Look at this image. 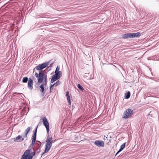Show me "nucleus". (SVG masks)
I'll return each instance as SVG.
<instances>
[{"mask_svg": "<svg viewBox=\"0 0 159 159\" xmlns=\"http://www.w3.org/2000/svg\"><path fill=\"white\" fill-rule=\"evenodd\" d=\"M35 76L36 78H38V83H41L43 82V83H45L46 84V83H47V74L44 73L43 71H39V74L35 72Z\"/></svg>", "mask_w": 159, "mask_h": 159, "instance_id": "f257e3e1", "label": "nucleus"}, {"mask_svg": "<svg viewBox=\"0 0 159 159\" xmlns=\"http://www.w3.org/2000/svg\"><path fill=\"white\" fill-rule=\"evenodd\" d=\"M53 142L52 137L48 136L46 140L44 152L42 154V156L45 153L48 152L51 149Z\"/></svg>", "mask_w": 159, "mask_h": 159, "instance_id": "f03ea898", "label": "nucleus"}, {"mask_svg": "<svg viewBox=\"0 0 159 159\" xmlns=\"http://www.w3.org/2000/svg\"><path fill=\"white\" fill-rule=\"evenodd\" d=\"M35 153V152H30V150H27L24 152L21 159H32Z\"/></svg>", "mask_w": 159, "mask_h": 159, "instance_id": "7ed1b4c3", "label": "nucleus"}, {"mask_svg": "<svg viewBox=\"0 0 159 159\" xmlns=\"http://www.w3.org/2000/svg\"><path fill=\"white\" fill-rule=\"evenodd\" d=\"M140 35V32H137L134 33H127L124 34L122 36V38L126 39L127 38H133L135 37H138Z\"/></svg>", "mask_w": 159, "mask_h": 159, "instance_id": "20e7f679", "label": "nucleus"}, {"mask_svg": "<svg viewBox=\"0 0 159 159\" xmlns=\"http://www.w3.org/2000/svg\"><path fill=\"white\" fill-rule=\"evenodd\" d=\"M133 113V110L130 108L128 109L124 112L122 118L124 119L129 118L132 116Z\"/></svg>", "mask_w": 159, "mask_h": 159, "instance_id": "39448f33", "label": "nucleus"}, {"mask_svg": "<svg viewBox=\"0 0 159 159\" xmlns=\"http://www.w3.org/2000/svg\"><path fill=\"white\" fill-rule=\"evenodd\" d=\"M49 63L50 61L43 63L35 67V68L37 70L39 71L43 69L46 67L49 64Z\"/></svg>", "mask_w": 159, "mask_h": 159, "instance_id": "423d86ee", "label": "nucleus"}, {"mask_svg": "<svg viewBox=\"0 0 159 159\" xmlns=\"http://www.w3.org/2000/svg\"><path fill=\"white\" fill-rule=\"evenodd\" d=\"M43 124L45 127L48 134L49 133V123L48 120L45 117H44L43 119Z\"/></svg>", "mask_w": 159, "mask_h": 159, "instance_id": "0eeeda50", "label": "nucleus"}, {"mask_svg": "<svg viewBox=\"0 0 159 159\" xmlns=\"http://www.w3.org/2000/svg\"><path fill=\"white\" fill-rule=\"evenodd\" d=\"M38 129V126H37L36 127L35 130L34 131V134L32 136V142L31 143V145H34L35 143V142L36 141V133H37V130Z\"/></svg>", "mask_w": 159, "mask_h": 159, "instance_id": "6e6552de", "label": "nucleus"}, {"mask_svg": "<svg viewBox=\"0 0 159 159\" xmlns=\"http://www.w3.org/2000/svg\"><path fill=\"white\" fill-rule=\"evenodd\" d=\"M33 80L30 78L29 79L28 83V87L30 90H32L33 89Z\"/></svg>", "mask_w": 159, "mask_h": 159, "instance_id": "1a4fd4ad", "label": "nucleus"}, {"mask_svg": "<svg viewBox=\"0 0 159 159\" xmlns=\"http://www.w3.org/2000/svg\"><path fill=\"white\" fill-rule=\"evenodd\" d=\"M94 144L98 147H103L104 146V142L101 140H96L94 143Z\"/></svg>", "mask_w": 159, "mask_h": 159, "instance_id": "9d476101", "label": "nucleus"}, {"mask_svg": "<svg viewBox=\"0 0 159 159\" xmlns=\"http://www.w3.org/2000/svg\"><path fill=\"white\" fill-rule=\"evenodd\" d=\"M14 141L15 142H21L24 140V138L20 135H18L17 137L14 139Z\"/></svg>", "mask_w": 159, "mask_h": 159, "instance_id": "9b49d317", "label": "nucleus"}, {"mask_svg": "<svg viewBox=\"0 0 159 159\" xmlns=\"http://www.w3.org/2000/svg\"><path fill=\"white\" fill-rule=\"evenodd\" d=\"M47 83H46V84H45V83H43L40 86V88L41 89V92L43 94V95H44V94L45 93V92H44V87L45 86H47Z\"/></svg>", "mask_w": 159, "mask_h": 159, "instance_id": "f8f14e48", "label": "nucleus"}, {"mask_svg": "<svg viewBox=\"0 0 159 159\" xmlns=\"http://www.w3.org/2000/svg\"><path fill=\"white\" fill-rule=\"evenodd\" d=\"M57 76H55L54 75H53L52 76V78L51 80V83H53L54 81H56L57 79H59V78H58L57 77H56Z\"/></svg>", "mask_w": 159, "mask_h": 159, "instance_id": "ddd939ff", "label": "nucleus"}, {"mask_svg": "<svg viewBox=\"0 0 159 159\" xmlns=\"http://www.w3.org/2000/svg\"><path fill=\"white\" fill-rule=\"evenodd\" d=\"M55 74L54 75L55 76H57L56 77L58 78L59 79L61 77V72L60 71H58L57 72H55Z\"/></svg>", "mask_w": 159, "mask_h": 159, "instance_id": "4468645a", "label": "nucleus"}, {"mask_svg": "<svg viewBox=\"0 0 159 159\" xmlns=\"http://www.w3.org/2000/svg\"><path fill=\"white\" fill-rule=\"evenodd\" d=\"M30 127H28L25 130V134L24 135V137H27V134L30 130Z\"/></svg>", "mask_w": 159, "mask_h": 159, "instance_id": "2eb2a0df", "label": "nucleus"}, {"mask_svg": "<svg viewBox=\"0 0 159 159\" xmlns=\"http://www.w3.org/2000/svg\"><path fill=\"white\" fill-rule=\"evenodd\" d=\"M125 144L126 143H125L121 145L120 148L119 150V152H120L125 147Z\"/></svg>", "mask_w": 159, "mask_h": 159, "instance_id": "dca6fc26", "label": "nucleus"}, {"mask_svg": "<svg viewBox=\"0 0 159 159\" xmlns=\"http://www.w3.org/2000/svg\"><path fill=\"white\" fill-rule=\"evenodd\" d=\"M130 92L129 91L127 92L126 94L125 95V97L126 99H128L130 97Z\"/></svg>", "mask_w": 159, "mask_h": 159, "instance_id": "f3484780", "label": "nucleus"}, {"mask_svg": "<svg viewBox=\"0 0 159 159\" xmlns=\"http://www.w3.org/2000/svg\"><path fill=\"white\" fill-rule=\"evenodd\" d=\"M28 80H29V79H28L27 77H24L22 81L24 83H26L28 81Z\"/></svg>", "mask_w": 159, "mask_h": 159, "instance_id": "a211bd4d", "label": "nucleus"}, {"mask_svg": "<svg viewBox=\"0 0 159 159\" xmlns=\"http://www.w3.org/2000/svg\"><path fill=\"white\" fill-rule=\"evenodd\" d=\"M148 60H157V57L156 56H154L151 57V58L149 57L148 58Z\"/></svg>", "mask_w": 159, "mask_h": 159, "instance_id": "6ab92c4d", "label": "nucleus"}, {"mask_svg": "<svg viewBox=\"0 0 159 159\" xmlns=\"http://www.w3.org/2000/svg\"><path fill=\"white\" fill-rule=\"evenodd\" d=\"M77 87L79 89L81 90L82 91L84 90L83 88L80 84H78Z\"/></svg>", "mask_w": 159, "mask_h": 159, "instance_id": "aec40b11", "label": "nucleus"}, {"mask_svg": "<svg viewBox=\"0 0 159 159\" xmlns=\"http://www.w3.org/2000/svg\"><path fill=\"white\" fill-rule=\"evenodd\" d=\"M66 97L67 98V100H68V102L69 104L70 105L71 104V102H70V96H67Z\"/></svg>", "mask_w": 159, "mask_h": 159, "instance_id": "412c9836", "label": "nucleus"}, {"mask_svg": "<svg viewBox=\"0 0 159 159\" xmlns=\"http://www.w3.org/2000/svg\"><path fill=\"white\" fill-rule=\"evenodd\" d=\"M60 83H61V82H60V81L59 80L57 81V82L55 83V84L56 85V86H57L58 85H59L60 84Z\"/></svg>", "mask_w": 159, "mask_h": 159, "instance_id": "4be33fe9", "label": "nucleus"}, {"mask_svg": "<svg viewBox=\"0 0 159 159\" xmlns=\"http://www.w3.org/2000/svg\"><path fill=\"white\" fill-rule=\"evenodd\" d=\"M60 70V67H59L58 66H57V68H56V70L55 71V72H57V71H58Z\"/></svg>", "mask_w": 159, "mask_h": 159, "instance_id": "5701e85b", "label": "nucleus"}, {"mask_svg": "<svg viewBox=\"0 0 159 159\" xmlns=\"http://www.w3.org/2000/svg\"><path fill=\"white\" fill-rule=\"evenodd\" d=\"M70 96V95H69V92L68 91H66V96L67 97V96Z\"/></svg>", "mask_w": 159, "mask_h": 159, "instance_id": "b1692460", "label": "nucleus"}, {"mask_svg": "<svg viewBox=\"0 0 159 159\" xmlns=\"http://www.w3.org/2000/svg\"><path fill=\"white\" fill-rule=\"evenodd\" d=\"M50 70V68L49 67H48L46 69V70L47 71H48Z\"/></svg>", "mask_w": 159, "mask_h": 159, "instance_id": "393cba45", "label": "nucleus"}, {"mask_svg": "<svg viewBox=\"0 0 159 159\" xmlns=\"http://www.w3.org/2000/svg\"><path fill=\"white\" fill-rule=\"evenodd\" d=\"M52 86H51L50 87V93L51 92L52 90H53V88H52Z\"/></svg>", "mask_w": 159, "mask_h": 159, "instance_id": "a878e982", "label": "nucleus"}, {"mask_svg": "<svg viewBox=\"0 0 159 159\" xmlns=\"http://www.w3.org/2000/svg\"><path fill=\"white\" fill-rule=\"evenodd\" d=\"M51 86H52V87L53 86H56V85L55 84V83L52 85H51Z\"/></svg>", "mask_w": 159, "mask_h": 159, "instance_id": "bb28decb", "label": "nucleus"}, {"mask_svg": "<svg viewBox=\"0 0 159 159\" xmlns=\"http://www.w3.org/2000/svg\"><path fill=\"white\" fill-rule=\"evenodd\" d=\"M119 152V151L117 152V153H116V156L119 152Z\"/></svg>", "mask_w": 159, "mask_h": 159, "instance_id": "cd10ccee", "label": "nucleus"}]
</instances>
